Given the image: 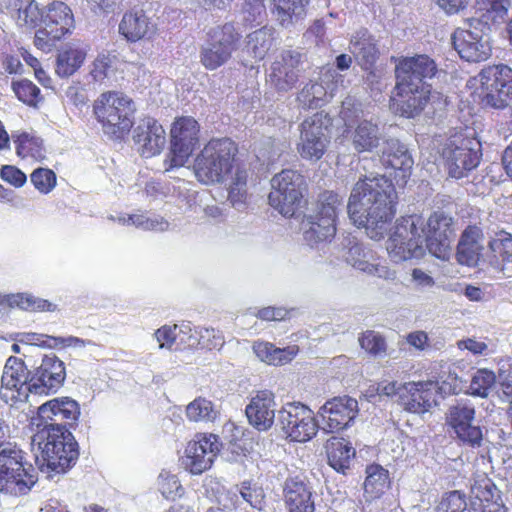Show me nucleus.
I'll list each match as a JSON object with an SVG mask.
<instances>
[{
    "instance_id": "nucleus-1",
    "label": "nucleus",
    "mask_w": 512,
    "mask_h": 512,
    "mask_svg": "<svg viewBox=\"0 0 512 512\" xmlns=\"http://www.w3.org/2000/svg\"><path fill=\"white\" fill-rule=\"evenodd\" d=\"M80 416V405L70 397H56L38 407L32 418V449L41 471L62 473L78 459V444L69 428Z\"/></svg>"
},
{
    "instance_id": "nucleus-2",
    "label": "nucleus",
    "mask_w": 512,
    "mask_h": 512,
    "mask_svg": "<svg viewBox=\"0 0 512 512\" xmlns=\"http://www.w3.org/2000/svg\"><path fill=\"white\" fill-rule=\"evenodd\" d=\"M454 237L452 218L436 212L426 221L420 215L398 219L386 243V250L394 262L419 258L426 248L433 256L445 260L451 253Z\"/></svg>"
},
{
    "instance_id": "nucleus-3",
    "label": "nucleus",
    "mask_w": 512,
    "mask_h": 512,
    "mask_svg": "<svg viewBox=\"0 0 512 512\" xmlns=\"http://www.w3.org/2000/svg\"><path fill=\"white\" fill-rule=\"evenodd\" d=\"M397 194L391 181L385 176H365L352 188L348 213L358 227H363L373 240H380L395 215Z\"/></svg>"
},
{
    "instance_id": "nucleus-4",
    "label": "nucleus",
    "mask_w": 512,
    "mask_h": 512,
    "mask_svg": "<svg viewBox=\"0 0 512 512\" xmlns=\"http://www.w3.org/2000/svg\"><path fill=\"white\" fill-rule=\"evenodd\" d=\"M479 20L470 25L469 29H457L452 36L454 49L467 62H481L491 55V45L488 31L489 25L503 23L508 14V0H477Z\"/></svg>"
},
{
    "instance_id": "nucleus-5",
    "label": "nucleus",
    "mask_w": 512,
    "mask_h": 512,
    "mask_svg": "<svg viewBox=\"0 0 512 512\" xmlns=\"http://www.w3.org/2000/svg\"><path fill=\"white\" fill-rule=\"evenodd\" d=\"M467 87L483 106L503 109L512 100V69L506 65L486 67L468 80Z\"/></svg>"
},
{
    "instance_id": "nucleus-6",
    "label": "nucleus",
    "mask_w": 512,
    "mask_h": 512,
    "mask_svg": "<svg viewBox=\"0 0 512 512\" xmlns=\"http://www.w3.org/2000/svg\"><path fill=\"white\" fill-rule=\"evenodd\" d=\"M236 153L237 146L231 139H211L195 159L197 179L205 184L224 181L233 170Z\"/></svg>"
},
{
    "instance_id": "nucleus-7",
    "label": "nucleus",
    "mask_w": 512,
    "mask_h": 512,
    "mask_svg": "<svg viewBox=\"0 0 512 512\" xmlns=\"http://www.w3.org/2000/svg\"><path fill=\"white\" fill-rule=\"evenodd\" d=\"M340 117L344 122V137L350 141L352 148L358 152H378L385 138L377 123L363 119L360 104L347 98L342 102Z\"/></svg>"
},
{
    "instance_id": "nucleus-8",
    "label": "nucleus",
    "mask_w": 512,
    "mask_h": 512,
    "mask_svg": "<svg viewBox=\"0 0 512 512\" xmlns=\"http://www.w3.org/2000/svg\"><path fill=\"white\" fill-rule=\"evenodd\" d=\"M93 110L107 135L121 138L133 125V101L121 92L102 93L95 100Z\"/></svg>"
},
{
    "instance_id": "nucleus-9",
    "label": "nucleus",
    "mask_w": 512,
    "mask_h": 512,
    "mask_svg": "<svg viewBox=\"0 0 512 512\" xmlns=\"http://www.w3.org/2000/svg\"><path fill=\"white\" fill-rule=\"evenodd\" d=\"M36 483L34 468L25 461V452L9 444L0 450V491L12 496L27 494Z\"/></svg>"
},
{
    "instance_id": "nucleus-10",
    "label": "nucleus",
    "mask_w": 512,
    "mask_h": 512,
    "mask_svg": "<svg viewBox=\"0 0 512 512\" xmlns=\"http://www.w3.org/2000/svg\"><path fill=\"white\" fill-rule=\"evenodd\" d=\"M341 198L332 191L322 193L304 221V239L310 246L331 241L336 234V220Z\"/></svg>"
},
{
    "instance_id": "nucleus-11",
    "label": "nucleus",
    "mask_w": 512,
    "mask_h": 512,
    "mask_svg": "<svg viewBox=\"0 0 512 512\" xmlns=\"http://www.w3.org/2000/svg\"><path fill=\"white\" fill-rule=\"evenodd\" d=\"M279 422L289 442H308L319 429L313 410L301 402L286 403L279 411Z\"/></svg>"
},
{
    "instance_id": "nucleus-12",
    "label": "nucleus",
    "mask_w": 512,
    "mask_h": 512,
    "mask_svg": "<svg viewBox=\"0 0 512 512\" xmlns=\"http://www.w3.org/2000/svg\"><path fill=\"white\" fill-rule=\"evenodd\" d=\"M304 180L297 171L286 169L271 179L270 205L285 217H291L299 208Z\"/></svg>"
},
{
    "instance_id": "nucleus-13",
    "label": "nucleus",
    "mask_w": 512,
    "mask_h": 512,
    "mask_svg": "<svg viewBox=\"0 0 512 512\" xmlns=\"http://www.w3.org/2000/svg\"><path fill=\"white\" fill-rule=\"evenodd\" d=\"M331 125L332 119L323 112L315 113L302 122L297 145L302 158L310 161L322 158L330 143Z\"/></svg>"
},
{
    "instance_id": "nucleus-14",
    "label": "nucleus",
    "mask_w": 512,
    "mask_h": 512,
    "mask_svg": "<svg viewBox=\"0 0 512 512\" xmlns=\"http://www.w3.org/2000/svg\"><path fill=\"white\" fill-rule=\"evenodd\" d=\"M480 143L475 139L457 134L450 137L442 151L451 177L460 179L479 164Z\"/></svg>"
},
{
    "instance_id": "nucleus-15",
    "label": "nucleus",
    "mask_w": 512,
    "mask_h": 512,
    "mask_svg": "<svg viewBox=\"0 0 512 512\" xmlns=\"http://www.w3.org/2000/svg\"><path fill=\"white\" fill-rule=\"evenodd\" d=\"M41 19L42 27L35 34V45L41 50H49L74 27L72 11L63 2L51 3Z\"/></svg>"
},
{
    "instance_id": "nucleus-16",
    "label": "nucleus",
    "mask_w": 512,
    "mask_h": 512,
    "mask_svg": "<svg viewBox=\"0 0 512 512\" xmlns=\"http://www.w3.org/2000/svg\"><path fill=\"white\" fill-rule=\"evenodd\" d=\"M436 73L437 65L427 55L402 58L396 65L398 89L402 92L415 90V87L430 90L427 81L432 79Z\"/></svg>"
},
{
    "instance_id": "nucleus-17",
    "label": "nucleus",
    "mask_w": 512,
    "mask_h": 512,
    "mask_svg": "<svg viewBox=\"0 0 512 512\" xmlns=\"http://www.w3.org/2000/svg\"><path fill=\"white\" fill-rule=\"evenodd\" d=\"M219 452L218 436L198 433L187 443L181 463L192 475H200L212 467Z\"/></svg>"
},
{
    "instance_id": "nucleus-18",
    "label": "nucleus",
    "mask_w": 512,
    "mask_h": 512,
    "mask_svg": "<svg viewBox=\"0 0 512 512\" xmlns=\"http://www.w3.org/2000/svg\"><path fill=\"white\" fill-rule=\"evenodd\" d=\"M400 400L397 403L411 414L422 415L437 405L438 381L427 379L401 384Z\"/></svg>"
},
{
    "instance_id": "nucleus-19",
    "label": "nucleus",
    "mask_w": 512,
    "mask_h": 512,
    "mask_svg": "<svg viewBox=\"0 0 512 512\" xmlns=\"http://www.w3.org/2000/svg\"><path fill=\"white\" fill-rule=\"evenodd\" d=\"M200 127L190 116L177 118L171 128V160L169 168L183 166L199 142Z\"/></svg>"
},
{
    "instance_id": "nucleus-20",
    "label": "nucleus",
    "mask_w": 512,
    "mask_h": 512,
    "mask_svg": "<svg viewBox=\"0 0 512 512\" xmlns=\"http://www.w3.org/2000/svg\"><path fill=\"white\" fill-rule=\"evenodd\" d=\"M239 34L232 24H225L212 30L210 42L200 53L201 63L206 69L215 70L228 61L236 47Z\"/></svg>"
},
{
    "instance_id": "nucleus-21",
    "label": "nucleus",
    "mask_w": 512,
    "mask_h": 512,
    "mask_svg": "<svg viewBox=\"0 0 512 512\" xmlns=\"http://www.w3.org/2000/svg\"><path fill=\"white\" fill-rule=\"evenodd\" d=\"M356 399L336 396L327 400L318 410L322 429L327 433H338L347 429L358 415Z\"/></svg>"
},
{
    "instance_id": "nucleus-22",
    "label": "nucleus",
    "mask_w": 512,
    "mask_h": 512,
    "mask_svg": "<svg viewBox=\"0 0 512 512\" xmlns=\"http://www.w3.org/2000/svg\"><path fill=\"white\" fill-rule=\"evenodd\" d=\"M66 379V368L55 354L45 355L38 367L30 375L29 391L35 394L57 392Z\"/></svg>"
},
{
    "instance_id": "nucleus-23",
    "label": "nucleus",
    "mask_w": 512,
    "mask_h": 512,
    "mask_svg": "<svg viewBox=\"0 0 512 512\" xmlns=\"http://www.w3.org/2000/svg\"><path fill=\"white\" fill-rule=\"evenodd\" d=\"M474 418L475 408L472 405L458 403L449 408L446 422L464 445L478 448L482 444L483 434L479 426L472 424Z\"/></svg>"
},
{
    "instance_id": "nucleus-24",
    "label": "nucleus",
    "mask_w": 512,
    "mask_h": 512,
    "mask_svg": "<svg viewBox=\"0 0 512 512\" xmlns=\"http://www.w3.org/2000/svg\"><path fill=\"white\" fill-rule=\"evenodd\" d=\"M323 83L307 84L299 93L298 101L304 108L321 107L328 98L335 95L339 88H345L344 76L334 69H329L322 75Z\"/></svg>"
},
{
    "instance_id": "nucleus-25",
    "label": "nucleus",
    "mask_w": 512,
    "mask_h": 512,
    "mask_svg": "<svg viewBox=\"0 0 512 512\" xmlns=\"http://www.w3.org/2000/svg\"><path fill=\"white\" fill-rule=\"evenodd\" d=\"M31 373L21 358L10 356L5 363L1 377V399L7 404L17 402L20 398L22 387L26 385L29 390Z\"/></svg>"
},
{
    "instance_id": "nucleus-26",
    "label": "nucleus",
    "mask_w": 512,
    "mask_h": 512,
    "mask_svg": "<svg viewBox=\"0 0 512 512\" xmlns=\"http://www.w3.org/2000/svg\"><path fill=\"white\" fill-rule=\"evenodd\" d=\"M133 140L142 157L150 158L161 153L166 145V132L153 118H144L133 131Z\"/></svg>"
},
{
    "instance_id": "nucleus-27",
    "label": "nucleus",
    "mask_w": 512,
    "mask_h": 512,
    "mask_svg": "<svg viewBox=\"0 0 512 512\" xmlns=\"http://www.w3.org/2000/svg\"><path fill=\"white\" fill-rule=\"evenodd\" d=\"M301 54L297 51L286 50L274 60L269 74L270 82L278 90H289L298 81L300 74Z\"/></svg>"
},
{
    "instance_id": "nucleus-28",
    "label": "nucleus",
    "mask_w": 512,
    "mask_h": 512,
    "mask_svg": "<svg viewBox=\"0 0 512 512\" xmlns=\"http://www.w3.org/2000/svg\"><path fill=\"white\" fill-rule=\"evenodd\" d=\"M470 507L473 512H507L500 490L489 478L476 480L471 487Z\"/></svg>"
},
{
    "instance_id": "nucleus-29",
    "label": "nucleus",
    "mask_w": 512,
    "mask_h": 512,
    "mask_svg": "<svg viewBox=\"0 0 512 512\" xmlns=\"http://www.w3.org/2000/svg\"><path fill=\"white\" fill-rule=\"evenodd\" d=\"M350 244V247L343 255L347 264L368 275L384 279L394 277V272L390 271L386 266L381 265L376 254L371 249L359 243L352 244L350 242Z\"/></svg>"
},
{
    "instance_id": "nucleus-30",
    "label": "nucleus",
    "mask_w": 512,
    "mask_h": 512,
    "mask_svg": "<svg viewBox=\"0 0 512 512\" xmlns=\"http://www.w3.org/2000/svg\"><path fill=\"white\" fill-rule=\"evenodd\" d=\"M415 88L409 92H402L398 89V83L396 84L390 104L395 113L407 118L415 117L424 109L428 101L437 96L431 90Z\"/></svg>"
},
{
    "instance_id": "nucleus-31",
    "label": "nucleus",
    "mask_w": 512,
    "mask_h": 512,
    "mask_svg": "<svg viewBox=\"0 0 512 512\" xmlns=\"http://www.w3.org/2000/svg\"><path fill=\"white\" fill-rule=\"evenodd\" d=\"M119 33L130 42L150 40L156 35L157 26L143 10H132L123 15Z\"/></svg>"
},
{
    "instance_id": "nucleus-32",
    "label": "nucleus",
    "mask_w": 512,
    "mask_h": 512,
    "mask_svg": "<svg viewBox=\"0 0 512 512\" xmlns=\"http://www.w3.org/2000/svg\"><path fill=\"white\" fill-rule=\"evenodd\" d=\"M274 406L272 392L267 390L257 392L245 409L249 423L260 431L268 430L274 422Z\"/></svg>"
},
{
    "instance_id": "nucleus-33",
    "label": "nucleus",
    "mask_w": 512,
    "mask_h": 512,
    "mask_svg": "<svg viewBox=\"0 0 512 512\" xmlns=\"http://www.w3.org/2000/svg\"><path fill=\"white\" fill-rule=\"evenodd\" d=\"M283 496L288 512H315L312 491L299 477L286 479Z\"/></svg>"
},
{
    "instance_id": "nucleus-34",
    "label": "nucleus",
    "mask_w": 512,
    "mask_h": 512,
    "mask_svg": "<svg viewBox=\"0 0 512 512\" xmlns=\"http://www.w3.org/2000/svg\"><path fill=\"white\" fill-rule=\"evenodd\" d=\"M484 249L485 238L482 230L477 226H468L459 240L457 259L461 264L474 266L482 258Z\"/></svg>"
},
{
    "instance_id": "nucleus-35",
    "label": "nucleus",
    "mask_w": 512,
    "mask_h": 512,
    "mask_svg": "<svg viewBox=\"0 0 512 512\" xmlns=\"http://www.w3.org/2000/svg\"><path fill=\"white\" fill-rule=\"evenodd\" d=\"M377 153L381 155L384 164L394 170H399L403 178L410 174L413 159L405 145L401 144L397 139H385Z\"/></svg>"
},
{
    "instance_id": "nucleus-36",
    "label": "nucleus",
    "mask_w": 512,
    "mask_h": 512,
    "mask_svg": "<svg viewBox=\"0 0 512 512\" xmlns=\"http://www.w3.org/2000/svg\"><path fill=\"white\" fill-rule=\"evenodd\" d=\"M13 308L31 312H52L57 306L46 299L36 298L25 292L0 295V314H6Z\"/></svg>"
},
{
    "instance_id": "nucleus-37",
    "label": "nucleus",
    "mask_w": 512,
    "mask_h": 512,
    "mask_svg": "<svg viewBox=\"0 0 512 512\" xmlns=\"http://www.w3.org/2000/svg\"><path fill=\"white\" fill-rule=\"evenodd\" d=\"M252 349L262 362L273 366H281L291 362L299 352L297 345L279 348L270 342L261 340L255 341Z\"/></svg>"
},
{
    "instance_id": "nucleus-38",
    "label": "nucleus",
    "mask_w": 512,
    "mask_h": 512,
    "mask_svg": "<svg viewBox=\"0 0 512 512\" xmlns=\"http://www.w3.org/2000/svg\"><path fill=\"white\" fill-rule=\"evenodd\" d=\"M349 51L365 69L372 65L378 56L376 42L366 29L359 30L352 36Z\"/></svg>"
},
{
    "instance_id": "nucleus-39",
    "label": "nucleus",
    "mask_w": 512,
    "mask_h": 512,
    "mask_svg": "<svg viewBox=\"0 0 512 512\" xmlns=\"http://www.w3.org/2000/svg\"><path fill=\"white\" fill-rule=\"evenodd\" d=\"M272 3L276 20L281 26L289 28L304 18L308 0H272Z\"/></svg>"
},
{
    "instance_id": "nucleus-40",
    "label": "nucleus",
    "mask_w": 512,
    "mask_h": 512,
    "mask_svg": "<svg viewBox=\"0 0 512 512\" xmlns=\"http://www.w3.org/2000/svg\"><path fill=\"white\" fill-rule=\"evenodd\" d=\"M389 471L373 463L366 467L364 492L371 499L380 498L390 487Z\"/></svg>"
},
{
    "instance_id": "nucleus-41",
    "label": "nucleus",
    "mask_w": 512,
    "mask_h": 512,
    "mask_svg": "<svg viewBox=\"0 0 512 512\" xmlns=\"http://www.w3.org/2000/svg\"><path fill=\"white\" fill-rule=\"evenodd\" d=\"M7 8L21 27L34 28L42 17L34 0H9Z\"/></svg>"
},
{
    "instance_id": "nucleus-42",
    "label": "nucleus",
    "mask_w": 512,
    "mask_h": 512,
    "mask_svg": "<svg viewBox=\"0 0 512 512\" xmlns=\"http://www.w3.org/2000/svg\"><path fill=\"white\" fill-rule=\"evenodd\" d=\"M15 150L21 158H30L41 162L46 158V149L43 141L36 135L28 132H21L13 135Z\"/></svg>"
},
{
    "instance_id": "nucleus-43",
    "label": "nucleus",
    "mask_w": 512,
    "mask_h": 512,
    "mask_svg": "<svg viewBox=\"0 0 512 512\" xmlns=\"http://www.w3.org/2000/svg\"><path fill=\"white\" fill-rule=\"evenodd\" d=\"M326 453L329 465L338 472L349 468L350 459L355 451L343 438H332L327 441Z\"/></svg>"
},
{
    "instance_id": "nucleus-44",
    "label": "nucleus",
    "mask_w": 512,
    "mask_h": 512,
    "mask_svg": "<svg viewBox=\"0 0 512 512\" xmlns=\"http://www.w3.org/2000/svg\"><path fill=\"white\" fill-rule=\"evenodd\" d=\"M112 221L118 222L120 225L129 226L133 225L143 230L151 231H164L168 228L169 224L163 218L150 217L147 214H121L117 217L110 216Z\"/></svg>"
},
{
    "instance_id": "nucleus-45",
    "label": "nucleus",
    "mask_w": 512,
    "mask_h": 512,
    "mask_svg": "<svg viewBox=\"0 0 512 512\" xmlns=\"http://www.w3.org/2000/svg\"><path fill=\"white\" fill-rule=\"evenodd\" d=\"M85 58V50L78 47L66 48L57 57L56 73L61 77L72 75L81 67Z\"/></svg>"
},
{
    "instance_id": "nucleus-46",
    "label": "nucleus",
    "mask_w": 512,
    "mask_h": 512,
    "mask_svg": "<svg viewBox=\"0 0 512 512\" xmlns=\"http://www.w3.org/2000/svg\"><path fill=\"white\" fill-rule=\"evenodd\" d=\"M117 60L115 56L109 54H100L94 60L91 76L96 82L106 86L116 81Z\"/></svg>"
},
{
    "instance_id": "nucleus-47",
    "label": "nucleus",
    "mask_w": 512,
    "mask_h": 512,
    "mask_svg": "<svg viewBox=\"0 0 512 512\" xmlns=\"http://www.w3.org/2000/svg\"><path fill=\"white\" fill-rule=\"evenodd\" d=\"M247 38L246 52L255 60L263 59L272 46L271 29L264 27L250 33Z\"/></svg>"
},
{
    "instance_id": "nucleus-48",
    "label": "nucleus",
    "mask_w": 512,
    "mask_h": 512,
    "mask_svg": "<svg viewBox=\"0 0 512 512\" xmlns=\"http://www.w3.org/2000/svg\"><path fill=\"white\" fill-rule=\"evenodd\" d=\"M186 415L190 421H210L216 418L217 412L210 400L197 397L187 405Z\"/></svg>"
},
{
    "instance_id": "nucleus-49",
    "label": "nucleus",
    "mask_w": 512,
    "mask_h": 512,
    "mask_svg": "<svg viewBox=\"0 0 512 512\" xmlns=\"http://www.w3.org/2000/svg\"><path fill=\"white\" fill-rule=\"evenodd\" d=\"M496 380L493 371L478 369L471 378L469 392L474 396L486 397Z\"/></svg>"
},
{
    "instance_id": "nucleus-50",
    "label": "nucleus",
    "mask_w": 512,
    "mask_h": 512,
    "mask_svg": "<svg viewBox=\"0 0 512 512\" xmlns=\"http://www.w3.org/2000/svg\"><path fill=\"white\" fill-rule=\"evenodd\" d=\"M12 89L17 98L29 106L36 107L42 101L40 89L27 79L13 82Z\"/></svg>"
},
{
    "instance_id": "nucleus-51",
    "label": "nucleus",
    "mask_w": 512,
    "mask_h": 512,
    "mask_svg": "<svg viewBox=\"0 0 512 512\" xmlns=\"http://www.w3.org/2000/svg\"><path fill=\"white\" fill-rule=\"evenodd\" d=\"M246 172L237 170L233 178V182L229 188L228 199L232 206L237 210H241L246 202Z\"/></svg>"
},
{
    "instance_id": "nucleus-52",
    "label": "nucleus",
    "mask_w": 512,
    "mask_h": 512,
    "mask_svg": "<svg viewBox=\"0 0 512 512\" xmlns=\"http://www.w3.org/2000/svg\"><path fill=\"white\" fill-rule=\"evenodd\" d=\"M359 344L367 353L377 356L386 353V339L373 330H367L359 336Z\"/></svg>"
},
{
    "instance_id": "nucleus-53",
    "label": "nucleus",
    "mask_w": 512,
    "mask_h": 512,
    "mask_svg": "<svg viewBox=\"0 0 512 512\" xmlns=\"http://www.w3.org/2000/svg\"><path fill=\"white\" fill-rule=\"evenodd\" d=\"M467 510L466 496L457 490L446 493L437 507V512H466Z\"/></svg>"
},
{
    "instance_id": "nucleus-54",
    "label": "nucleus",
    "mask_w": 512,
    "mask_h": 512,
    "mask_svg": "<svg viewBox=\"0 0 512 512\" xmlns=\"http://www.w3.org/2000/svg\"><path fill=\"white\" fill-rule=\"evenodd\" d=\"M30 180L34 187L42 194H48L56 186L55 173L46 168H38L30 175Z\"/></svg>"
},
{
    "instance_id": "nucleus-55",
    "label": "nucleus",
    "mask_w": 512,
    "mask_h": 512,
    "mask_svg": "<svg viewBox=\"0 0 512 512\" xmlns=\"http://www.w3.org/2000/svg\"><path fill=\"white\" fill-rule=\"evenodd\" d=\"M489 247L495 257H500L502 262H512V236L502 232L489 242Z\"/></svg>"
},
{
    "instance_id": "nucleus-56",
    "label": "nucleus",
    "mask_w": 512,
    "mask_h": 512,
    "mask_svg": "<svg viewBox=\"0 0 512 512\" xmlns=\"http://www.w3.org/2000/svg\"><path fill=\"white\" fill-rule=\"evenodd\" d=\"M159 491L166 499L174 500L183 494V488L177 476L161 473L158 480Z\"/></svg>"
},
{
    "instance_id": "nucleus-57",
    "label": "nucleus",
    "mask_w": 512,
    "mask_h": 512,
    "mask_svg": "<svg viewBox=\"0 0 512 512\" xmlns=\"http://www.w3.org/2000/svg\"><path fill=\"white\" fill-rule=\"evenodd\" d=\"M296 312V308L283 306H267L258 309L254 316L262 321H285L290 319Z\"/></svg>"
},
{
    "instance_id": "nucleus-58",
    "label": "nucleus",
    "mask_w": 512,
    "mask_h": 512,
    "mask_svg": "<svg viewBox=\"0 0 512 512\" xmlns=\"http://www.w3.org/2000/svg\"><path fill=\"white\" fill-rule=\"evenodd\" d=\"M240 494L253 508L261 510L265 504V494L261 487L245 481L241 485Z\"/></svg>"
},
{
    "instance_id": "nucleus-59",
    "label": "nucleus",
    "mask_w": 512,
    "mask_h": 512,
    "mask_svg": "<svg viewBox=\"0 0 512 512\" xmlns=\"http://www.w3.org/2000/svg\"><path fill=\"white\" fill-rule=\"evenodd\" d=\"M178 336V326L176 324L163 325L154 332V337L159 343L160 349L171 350Z\"/></svg>"
},
{
    "instance_id": "nucleus-60",
    "label": "nucleus",
    "mask_w": 512,
    "mask_h": 512,
    "mask_svg": "<svg viewBox=\"0 0 512 512\" xmlns=\"http://www.w3.org/2000/svg\"><path fill=\"white\" fill-rule=\"evenodd\" d=\"M199 344L208 350L219 349L224 344V335L218 329L204 328L200 331Z\"/></svg>"
},
{
    "instance_id": "nucleus-61",
    "label": "nucleus",
    "mask_w": 512,
    "mask_h": 512,
    "mask_svg": "<svg viewBox=\"0 0 512 512\" xmlns=\"http://www.w3.org/2000/svg\"><path fill=\"white\" fill-rule=\"evenodd\" d=\"M244 20L253 23L261 22L265 15V5L263 0H245L243 5Z\"/></svg>"
},
{
    "instance_id": "nucleus-62",
    "label": "nucleus",
    "mask_w": 512,
    "mask_h": 512,
    "mask_svg": "<svg viewBox=\"0 0 512 512\" xmlns=\"http://www.w3.org/2000/svg\"><path fill=\"white\" fill-rule=\"evenodd\" d=\"M0 176L5 182L15 186L22 187L27 180L26 175L15 166L5 165L0 170Z\"/></svg>"
},
{
    "instance_id": "nucleus-63",
    "label": "nucleus",
    "mask_w": 512,
    "mask_h": 512,
    "mask_svg": "<svg viewBox=\"0 0 512 512\" xmlns=\"http://www.w3.org/2000/svg\"><path fill=\"white\" fill-rule=\"evenodd\" d=\"M465 389V382L454 372H449L441 385H438V391L441 390L448 394H459Z\"/></svg>"
},
{
    "instance_id": "nucleus-64",
    "label": "nucleus",
    "mask_w": 512,
    "mask_h": 512,
    "mask_svg": "<svg viewBox=\"0 0 512 512\" xmlns=\"http://www.w3.org/2000/svg\"><path fill=\"white\" fill-rule=\"evenodd\" d=\"M371 388L379 396H396L397 400H400L401 384H398L397 381L383 380L371 386Z\"/></svg>"
}]
</instances>
